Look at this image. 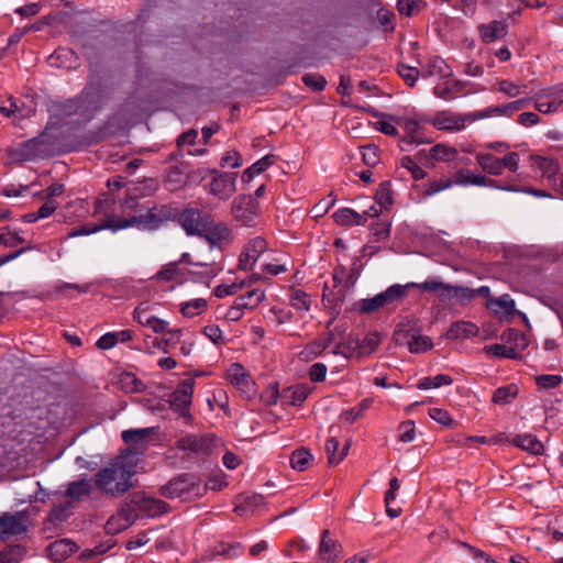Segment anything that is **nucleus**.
<instances>
[{"mask_svg": "<svg viewBox=\"0 0 563 563\" xmlns=\"http://www.w3.org/2000/svg\"><path fill=\"white\" fill-rule=\"evenodd\" d=\"M134 473L133 465L118 459L95 474V483L101 493L119 497L133 487Z\"/></svg>", "mask_w": 563, "mask_h": 563, "instance_id": "1", "label": "nucleus"}, {"mask_svg": "<svg viewBox=\"0 0 563 563\" xmlns=\"http://www.w3.org/2000/svg\"><path fill=\"white\" fill-rule=\"evenodd\" d=\"M176 217L175 211L166 206H155L150 208L144 213L133 216L130 218H117V229H126L130 227H137L140 229L155 230L164 222L169 221Z\"/></svg>", "mask_w": 563, "mask_h": 563, "instance_id": "2", "label": "nucleus"}, {"mask_svg": "<svg viewBox=\"0 0 563 563\" xmlns=\"http://www.w3.org/2000/svg\"><path fill=\"white\" fill-rule=\"evenodd\" d=\"M7 154L11 162L23 163L52 155V146L46 133L9 147Z\"/></svg>", "mask_w": 563, "mask_h": 563, "instance_id": "3", "label": "nucleus"}, {"mask_svg": "<svg viewBox=\"0 0 563 563\" xmlns=\"http://www.w3.org/2000/svg\"><path fill=\"white\" fill-rule=\"evenodd\" d=\"M206 486L196 476L181 474L178 477L170 479L166 485L161 487V494L166 498H189L199 497L206 490Z\"/></svg>", "mask_w": 563, "mask_h": 563, "instance_id": "4", "label": "nucleus"}, {"mask_svg": "<svg viewBox=\"0 0 563 563\" xmlns=\"http://www.w3.org/2000/svg\"><path fill=\"white\" fill-rule=\"evenodd\" d=\"M71 508L70 501H62L52 507L41 529L42 534L46 539H51L63 532V525L73 514Z\"/></svg>", "mask_w": 563, "mask_h": 563, "instance_id": "5", "label": "nucleus"}, {"mask_svg": "<svg viewBox=\"0 0 563 563\" xmlns=\"http://www.w3.org/2000/svg\"><path fill=\"white\" fill-rule=\"evenodd\" d=\"M260 205L251 195H239L231 206V213L236 222L252 225L258 216Z\"/></svg>", "mask_w": 563, "mask_h": 563, "instance_id": "6", "label": "nucleus"}, {"mask_svg": "<svg viewBox=\"0 0 563 563\" xmlns=\"http://www.w3.org/2000/svg\"><path fill=\"white\" fill-rule=\"evenodd\" d=\"M210 214L202 213L198 209L186 208L178 216V223L185 230L187 235H202L207 224H211Z\"/></svg>", "mask_w": 563, "mask_h": 563, "instance_id": "7", "label": "nucleus"}, {"mask_svg": "<svg viewBox=\"0 0 563 563\" xmlns=\"http://www.w3.org/2000/svg\"><path fill=\"white\" fill-rule=\"evenodd\" d=\"M195 389V380L186 378L179 382L176 389L170 395V408L185 418H190L189 407L191 405L192 394Z\"/></svg>", "mask_w": 563, "mask_h": 563, "instance_id": "8", "label": "nucleus"}, {"mask_svg": "<svg viewBox=\"0 0 563 563\" xmlns=\"http://www.w3.org/2000/svg\"><path fill=\"white\" fill-rule=\"evenodd\" d=\"M101 101L102 90L100 86L88 84L81 93L77 98L68 100L65 107L68 109L69 114L77 113L81 108L87 110L90 107L93 111H98L101 107Z\"/></svg>", "mask_w": 563, "mask_h": 563, "instance_id": "9", "label": "nucleus"}, {"mask_svg": "<svg viewBox=\"0 0 563 563\" xmlns=\"http://www.w3.org/2000/svg\"><path fill=\"white\" fill-rule=\"evenodd\" d=\"M228 379L245 399H251L256 394V384L243 365L234 363L228 369Z\"/></svg>", "mask_w": 563, "mask_h": 563, "instance_id": "10", "label": "nucleus"}, {"mask_svg": "<svg viewBox=\"0 0 563 563\" xmlns=\"http://www.w3.org/2000/svg\"><path fill=\"white\" fill-rule=\"evenodd\" d=\"M29 517L24 511L4 512L0 516V540L26 532Z\"/></svg>", "mask_w": 563, "mask_h": 563, "instance_id": "11", "label": "nucleus"}, {"mask_svg": "<svg viewBox=\"0 0 563 563\" xmlns=\"http://www.w3.org/2000/svg\"><path fill=\"white\" fill-rule=\"evenodd\" d=\"M267 250V242L262 236L247 241L239 257V267L242 271H252L260 256Z\"/></svg>", "mask_w": 563, "mask_h": 563, "instance_id": "12", "label": "nucleus"}, {"mask_svg": "<svg viewBox=\"0 0 563 563\" xmlns=\"http://www.w3.org/2000/svg\"><path fill=\"white\" fill-rule=\"evenodd\" d=\"M176 445L181 451H188L194 454L209 455L212 452L214 442L209 434L195 435L187 434L177 440Z\"/></svg>", "mask_w": 563, "mask_h": 563, "instance_id": "13", "label": "nucleus"}, {"mask_svg": "<svg viewBox=\"0 0 563 563\" xmlns=\"http://www.w3.org/2000/svg\"><path fill=\"white\" fill-rule=\"evenodd\" d=\"M139 514V509L132 504L130 496L129 501H125L119 509L117 517L107 522V529L111 533L124 530L137 519Z\"/></svg>", "mask_w": 563, "mask_h": 563, "instance_id": "14", "label": "nucleus"}, {"mask_svg": "<svg viewBox=\"0 0 563 563\" xmlns=\"http://www.w3.org/2000/svg\"><path fill=\"white\" fill-rule=\"evenodd\" d=\"M131 501L139 509V512L148 517H156L168 510V505L165 501L148 497L141 492L132 494Z\"/></svg>", "mask_w": 563, "mask_h": 563, "instance_id": "15", "label": "nucleus"}, {"mask_svg": "<svg viewBox=\"0 0 563 563\" xmlns=\"http://www.w3.org/2000/svg\"><path fill=\"white\" fill-rule=\"evenodd\" d=\"M395 341L399 345H406L410 353L419 354L432 349V340L427 335L409 333L408 331H397Z\"/></svg>", "mask_w": 563, "mask_h": 563, "instance_id": "16", "label": "nucleus"}, {"mask_svg": "<svg viewBox=\"0 0 563 563\" xmlns=\"http://www.w3.org/2000/svg\"><path fill=\"white\" fill-rule=\"evenodd\" d=\"M473 115L471 113H445L442 112L433 120V125L438 130L443 131H461L467 123H472Z\"/></svg>", "mask_w": 563, "mask_h": 563, "instance_id": "17", "label": "nucleus"}, {"mask_svg": "<svg viewBox=\"0 0 563 563\" xmlns=\"http://www.w3.org/2000/svg\"><path fill=\"white\" fill-rule=\"evenodd\" d=\"M342 544L331 536L328 529H324L318 548L320 561L323 563H334L342 554Z\"/></svg>", "mask_w": 563, "mask_h": 563, "instance_id": "18", "label": "nucleus"}, {"mask_svg": "<svg viewBox=\"0 0 563 563\" xmlns=\"http://www.w3.org/2000/svg\"><path fill=\"white\" fill-rule=\"evenodd\" d=\"M238 173H222L213 177L210 191L220 199L227 200L236 191Z\"/></svg>", "mask_w": 563, "mask_h": 563, "instance_id": "19", "label": "nucleus"}, {"mask_svg": "<svg viewBox=\"0 0 563 563\" xmlns=\"http://www.w3.org/2000/svg\"><path fill=\"white\" fill-rule=\"evenodd\" d=\"M466 82L459 79L439 82L433 88V95L437 98L450 101L465 93Z\"/></svg>", "mask_w": 563, "mask_h": 563, "instance_id": "20", "label": "nucleus"}, {"mask_svg": "<svg viewBox=\"0 0 563 563\" xmlns=\"http://www.w3.org/2000/svg\"><path fill=\"white\" fill-rule=\"evenodd\" d=\"M537 167L541 170L542 177L547 178L549 185L556 191L563 175L560 173L559 163L552 158L538 157Z\"/></svg>", "mask_w": 563, "mask_h": 563, "instance_id": "21", "label": "nucleus"}, {"mask_svg": "<svg viewBox=\"0 0 563 563\" xmlns=\"http://www.w3.org/2000/svg\"><path fill=\"white\" fill-rule=\"evenodd\" d=\"M311 393V388L307 384H296L284 388L280 393L283 402L291 406H301Z\"/></svg>", "mask_w": 563, "mask_h": 563, "instance_id": "22", "label": "nucleus"}, {"mask_svg": "<svg viewBox=\"0 0 563 563\" xmlns=\"http://www.w3.org/2000/svg\"><path fill=\"white\" fill-rule=\"evenodd\" d=\"M211 246L219 245L221 242L231 241L232 232L223 222L207 224L206 231L201 235Z\"/></svg>", "mask_w": 563, "mask_h": 563, "instance_id": "23", "label": "nucleus"}, {"mask_svg": "<svg viewBox=\"0 0 563 563\" xmlns=\"http://www.w3.org/2000/svg\"><path fill=\"white\" fill-rule=\"evenodd\" d=\"M76 551V543L69 539H59L47 545L48 556L55 562L65 560Z\"/></svg>", "mask_w": 563, "mask_h": 563, "instance_id": "24", "label": "nucleus"}, {"mask_svg": "<svg viewBox=\"0 0 563 563\" xmlns=\"http://www.w3.org/2000/svg\"><path fill=\"white\" fill-rule=\"evenodd\" d=\"M93 492L91 482L87 478H81L68 483L65 496L69 498L68 501H82L86 497H89Z\"/></svg>", "mask_w": 563, "mask_h": 563, "instance_id": "25", "label": "nucleus"}, {"mask_svg": "<svg viewBox=\"0 0 563 563\" xmlns=\"http://www.w3.org/2000/svg\"><path fill=\"white\" fill-rule=\"evenodd\" d=\"M478 327L471 321H456L453 322L448 332L446 338L451 340L468 339L478 335Z\"/></svg>", "mask_w": 563, "mask_h": 563, "instance_id": "26", "label": "nucleus"}, {"mask_svg": "<svg viewBox=\"0 0 563 563\" xmlns=\"http://www.w3.org/2000/svg\"><path fill=\"white\" fill-rule=\"evenodd\" d=\"M334 222L342 227L364 225L366 218L352 208H340L333 213Z\"/></svg>", "mask_w": 563, "mask_h": 563, "instance_id": "27", "label": "nucleus"}, {"mask_svg": "<svg viewBox=\"0 0 563 563\" xmlns=\"http://www.w3.org/2000/svg\"><path fill=\"white\" fill-rule=\"evenodd\" d=\"M457 150L446 144H435L429 150L427 159L430 161V166H433L432 161L451 163L457 158Z\"/></svg>", "mask_w": 563, "mask_h": 563, "instance_id": "28", "label": "nucleus"}, {"mask_svg": "<svg viewBox=\"0 0 563 563\" xmlns=\"http://www.w3.org/2000/svg\"><path fill=\"white\" fill-rule=\"evenodd\" d=\"M195 266L199 269L189 271L188 274L192 282L210 286L211 280L218 275L219 269L214 264L197 262Z\"/></svg>", "mask_w": 563, "mask_h": 563, "instance_id": "29", "label": "nucleus"}, {"mask_svg": "<svg viewBox=\"0 0 563 563\" xmlns=\"http://www.w3.org/2000/svg\"><path fill=\"white\" fill-rule=\"evenodd\" d=\"M408 289H410L408 283L406 285L394 284L379 292L383 298L384 307H396L407 297Z\"/></svg>", "mask_w": 563, "mask_h": 563, "instance_id": "30", "label": "nucleus"}, {"mask_svg": "<svg viewBox=\"0 0 563 563\" xmlns=\"http://www.w3.org/2000/svg\"><path fill=\"white\" fill-rule=\"evenodd\" d=\"M507 24L504 21H492L488 24L481 25L479 32L483 42L492 43L507 35Z\"/></svg>", "mask_w": 563, "mask_h": 563, "instance_id": "31", "label": "nucleus"}, {"mask_svg": "<svg viewBox=\"0 0 563 563\" xmlns=\"http://www.w3.org/2000/svg\"><path fill=\"white\" fill-rule=\"evenodd\" d=\"M109 229L113 232L119 231L120 229H117V218L114 219H108L103 221L101 224H84L77 229H73L70 232H68L67 238L73 239L77 236H85L89 234L97 233L101 230Z\"/></svg>", "mask_w": 563, "mask_h": 563, "instance_id": "32", "label": "nucleus"}, {"mask_svg": "<svg viewBox=\"0 0 563 563\" xmlns=\"http://www.w3.org/2000/svg\"><path fill=\"white\" fill-rule=\"evenodd\" d=\"M512 443L516 446L536 455L542 454L544 449L542 442L536 435L527 433L516 435Z\"/></svg>", "mask_w": 563, "mask_h": 563, "instance_id": "33", "label": "nucleus"}, {"mask_svg": "<svg viewBox=\"0 0 563 563\" xmlns=\"http://www.w3.org/2000/svg\"><path fill=\"white\" fill-rule=\"evenodd\" d=\"M332 354L342 355L346 358H351L353 356L360 357L358 338L350 334L343 342L336 344L332 350Z\"/></svg>", "mask_w": 563, "mask_h": 563, "instance_id": "34", "label": "nucleus"}, {"mask_svg": "<svg viewBox=\"0 0 563 563\" xmlns=\"http://www.w3.org/2000/svg\"><path fill=\"white\" fill-rule=\"evenodd\" d=\"M265 299V292L261 289H253L234 299L242 310L255 309Z\"/></svg>", "mask_w": 563, "mask_h": 563, "instance_id": "35", "label": "nucleus"}, {"mask_svg": "<svg viewBox=\"0 0 563 563\" xmlns=\"http://www.w3.org/2000/svg\"><path fill=\"white\" fill-rule=\"evenodd\" d=\"M453 71L445 60L439 56L429 59L427 75L430 77L450 78Z\"/></svg>", "mask_w": 563, "mask_h": 563, "instance_id": "36", "label": "nucleus"}, {"mask_svg": "<svg viewBox=\"0 0 563 563\" xmlns=\"http://www.w3.org/2000/svg\"><path fill=\"white\" fill-rule=\"evenodd\" d=\"M153 433L154 428L128 429L122 431L121 438L125 444L139 445Z\"/></svg>", "mask_w": 563, "mask_h": 563, "instance_id": "37", "label": "nucleus"}, {"mask_svg": "<svg viewBox=\"0 0 563 563\" xmlns=\"http://www.w3.org/2000/svg\"><path fill=\"white\" fill-rule=\"evenodd\" d=\"M312 459L313 456L308 449L299 448L290 455V466L295 471L303 472L309 467Z\"/></svg>", "mask_w": 563, "mask_h": 563, "instance_id": "38", "label": "nucleus"}, {"mask_svg": "<svg viewBox=\"0 0 563 563\" xmlns=\"http://www.w3.org/2000/svg\"><path fill=\"white\" fill-rule=\"evenodd\" d=\"M453 186V181L450 178H431L426 184L420 186L421 192L426 197H431L442 190L449 189Z\"/></svg>", "mask_w": 563, "mask_h": 563, "instance_id": "39", "label": "nucleus"}, {"mask_svg": "<svg viewBox=\"0 0 563 563\" xmlns=\"http://www.w3.org/2000/svg\"><path fill=\"white\" fill-rule=\"evenodd\" d=\"M501 339L511 347H516V353L518 355H520V352H522L529 344L525 333L516 329H509L504 332Z\"/></svg>", "mask_w": 563, "mask_h": 563, "instance_id": "40", "label": "nucleus"}, {"mask_svg": "<svg viewBox=\"0 0 563 563\" xmlns=\"http://www.w3.org/2000/svg\"><path fill=\"white\" fill-rule=\"evenodd\" d=\"M476 163L482 167V169L490 175H500V163L499 157L490 153H478L476 155Z\"/></svg>", "mask_w": 563, "mask_h": 563, "instance_id": "41", "label": "nucleus"}, {"mask_svg": "<svg viewBox=\"0 0 563 563\" xmlns=\"http://www.w3.org/2000/svg\"><path fill=\"white\" fill-rule=\"evenodd\" d=\"M273 163L274 158L272 155L262 157L242 173V180L250 183L256 175L265 172Z\"/></svg>", "mask_w": 563, "mask_h": 563, "instance_id": "42", "label": "nucleus"}, {"mask_svg": "<svg viewBox=\"0 0 563 563\" xmlns=\"http://www.w3.org/2000/svg\"><path fill=\"white\" fill-rule=\"evenodd\" d=\"M400 484L398 478L393 477L389 481V488L385 493V505H386V512L390 518H397L401 514L400 508H394L391 507V503L396 499V493L399 489Z\"/></svg>", "mask_w": 563, "mask_h": 563, "instance_id": "43", "label": "nucleus"}, {"mask_svg": "<svg viewBox=\"0 0 563 563\" xmlns=\"http://www.w3.org/2000/svg\"><path fill=\"white\" fill-rule=\"evenodd\" d=\"M518 386L515 384L498 387L493 395V401L498 405L511 402L518 395Z\"/></svg>", "mask_w": 563, "mask_h": 563, "instance_id": "44", "label": "nucleus"}, {"mask_svg": "<svg viewBox=\"0 0 563 563\" xmlns=\"http://www.w3.org/2000/svg\"><path fill=\"white\" fill-rule=\"evenodd\" d=\"M453 185L457 186H479L483 181V175L473 174L470 169L462 168L459 169L454 175Z\"/></svg>", "mask_w": 563, "mask_h": 563, "instance_id": "45", "label": "nucleus"}, {"mask_svg": "<svg viewBox=\"0 0 563 563\" xmlns=\"http://www.w3.org/2000/svg\"><path fill=\"white\" fill-rule=\"evenodd\" d=\"M453 383V379L450 375L446 374H438L433 377L427 376L419 380L418 388L419 389H432L440 388L442 386H448Z\"/></svg>", "mask_w": 563, "mask_h": 563, "instance_id": "46", "label": "nucleus"}, {"mask_svg": "<svg viewBox=\"0 0 563 563\" xmlns=\"http://www.w3.org/2000/svg\"><path fill=\"white\" fill-rule=\"evenodd\" d=\"M207 309V300L196 298L180 303V312L187 318L199 316Z\"/></svg>", "mask_w": 563, "mask_h": 563, "instance_id": "47", "label": "nucleus"}, {"mask_svg": "<svg viewBox=\"0 0 563 563\" xmlns=\"http://www.w3.org/2000/svg\"><path fill=\"white\" fill-rule=\"evenodd\" d=\"M325 450L328 453V462L331 465L339 464L347 453L349 446L345 445L339 453V441L335 438H330L327 441Z\"/></svg>", "mask_w": 563, "mask_h": 563, "instance_id": "48", "label": "nucleus"}, {"mask_svg": "<svg viewBox=\"0 0 563 563\" xmlns=\"http://www.w3.org/2000/svg\"><path fill=\"white\" fill-rule=\"evenodd\" d=\"M119 383L125 393H139L144 389V384L133 373H123Z\"/></svg>", "mask_w": 563, "mask_h": 563, "instance_id": "49", "label": "nucleus"}, {"mask_svg": "<svg viewBox=\"0 0 563 563\" xmlns=\"http://www.w3.org/2000/svg\"><path fill=\"white\" fill-rule=\"evenodd\" d=\"M375 202L385 210H388L393 205V194L389 181H383L379 184L375 194Z\"/></svg>", "mask_w": 563, "mask_h": 563, "instance_id": "50", "label": "nucleus"}, {"mask_svg": "<svg viewBox=\"0 0 563 563\" xmlns=\"http://www.w3.org/2000/svg\"><path fill=\"white\" fill-rule=\"evenodd\" d=\"M484 351L487 354H493L497 357H505V358H511L516 360L519 358L520 355L516 353V347H511L509 344H493V345H486L484 347Z\"/></svg>", "mask_w": 563, "mask_h": 563, "instance_id": "51", "label": "nucleus"}, {"mask_svg": "<svg viewBox=\"0 0 563 563\" xmlns=\"http://www.w3.org/2000/svg\"><path fill=\"white\" fill-rule=\"evenodd\" d=\"M290 306L297 310L308 311L311 306L310 295L301 289H295L290 294Z\"/></svg>", "mask_w": 563, "mask_h": 563, "instance_id": "52", "label": "nucleus"}, {"mask_svg": "<svg viewBox=\"0 0 563 563\" xmlns=\"http://www.w3.org/2000/svg\"><path fill=\"white\" fill-rule=\"evenodd\" d=\"M373 404L371 398H364L356 408H351L341 413V419L345 422L353 423L358 419L365 410H367Z\"/></svg>", "mask_w": 563, "mask_h": 563, "instance_id": "53", "label": "nucleus"}, {"mask_svg": "<svg viewBox=\"0 0 563 563\" xmlns=\"http://www.w3.org/2000/svg\"><path fill=\"white\" fill-rule=\"evenodd\" d=\"M380 343V334L378 332L367 333L363 340L358 339L360 356L374 352Z\"/></svg>", "mask_w": 563, "mask_h": 563, "instance_id": "54", "label": "nucleus"}, {"mask_svg": "<svg viewBox=\"0 0 563 563\" xmlns=\"http://www.w3.org/2000/svg\"><path fill=\"white\" fill-rule=\"evenodd\" d=\"M265 505V498L261 494H252L243 497V503L238 505L235 512L242 514L243 510H253Z\"/></svg>", "mask_w": 563, "mask_h": 563, "instance_id": "55", "label": "nucleus"}, {"mask_svg": "<svg viewBox=\"0 0 563 563\" xmlns=\"http://www.w3.org/2000/svg\"><path fill=\"white\" fill-rule=\"evenodd\" d=\"M179 262H170L164 265L154 276L155 279L173 282L179 276Z\"/></svg>", "mask_w": 563, "mask_h": 563, "instance_id": "56", "label": "nucleus"}, {"mask_svg": "<svg viewBox=\"0 0 563 563\" xmlns=\"http://www.w3.org/2000/svg\"><path fill=\"white\" fill-rule=\"evenodd\" d=\"M23 242L24 239L18 232L12 231L10 227L0 229V244L7 247H14Z\"/></svg>", "mask_w": 563, "mask_h": 563, "instance_id": "57", "label": "nucleus"}, {"mask_svg": "<svg viewBox=\"0 0 563 563\" xmlns=\"http://www.w3.org/2000/svg\"><path fill=\"white\" fill-rule=\"evenodd\" d=\"M380 294L375 295L372 298L362 299L357 303V309L361 313H371L384 307Z\"/></svg>", "mask_w": 563, "mask_h": 563, "instance_id": "58", "label": "nucleus"}, {"mask_svg": "<svg viewBox=\"0 0 563 563\" xmlns=\"http://www.w3.org/2000/svg\"><path fill=\"white\" fill-rule=\"evenodd\" d=\"M334 338L333 332H328L324 334V336L316 340L308 346V351L310 354H313L314 356L320 355L323 351H325L332 343Z\"/></svg>", "mask_w": 563, "mask_h": 563, "instance_id": "59", "label": "nucleus"}, {"mask_svg": "<svg viewBox=\"0 0 563 563\" xmlns=\"http://www.w3.org/2000/svg\"><path fill=\"white\" fill-rule=\"evenodd\" d=\"M398 75L410 86L413 87L417 82L420 71L417 67L405 64H399L397 67Z\"/></svg>", "mask_w": 563, "mask_h": 563, "instance_id": "60", "label": "nucleus"}, {"mask_svg": "<svg viewBox=\"0 0 563 563\" xmlns=\"http://www.w3.org/2000/svg\"><path fill=\"white\" fill-rule=\"evenodd\" d=\"M302 82L313 91H322L327 86L325 78L319 74L303 75Z\"/></svg>", "mask_w": 563, "mask_h": 563, "instance_id": "61", "label": "nucleus"}, {"mask_svg": "<svg viewBox=\"0 0 563 563\" xmlns=\"http://www.w3.org/2000/svg\"><path fill=\"white\" fill-rule=\"evenodd\" d=\"M489 303L496 307V312L503 310L506 314H511L515 311V301L508 295L492 299Z\"/></svg>", "mask_w": 563, "mask_h": 563, "instance_id": "62", "label": "nucleus"}, {"mask_svg": "<svg viewBox=\"0 0 563 563\" xmlns=\"http://www.w3.org/2000/svg\"><path fill=\"white\" fill-rule=\"evenodd\" d=\"M401 166L408 169L416 180L423 179L427 176V172L422 169L410 156H404L401 158Z\"/></svg>", "mask_w": 563, "mask_h": 563, "instance_id": "63", "label": "nucleus"}, {"mask_svg": "<svg viewBox=\"0 0 563 563\" xmlns=\"http://www.w3.org/2000/svg\"><path fill=\"white\" fill-rule=\"evenodd\" d=\"M526 85H517L510 80L503 79L498 82V91L505 93L509 98H515L521 93V89H525Z\"/></svg>", "mask_w": 563, "mask_h": 563, "instance_id": "64", "label": "nucleus"}]
</instances>
